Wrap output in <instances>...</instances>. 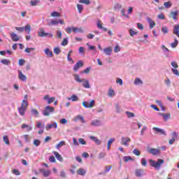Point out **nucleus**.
<instances>
[{
    "mask_svg": "<svg viewBox=\"0 0 179 179\" xmlns=\"http://www.w3.org/2000/svg\"><path fill=\"white\" fill-rule=\"evenodd\" d=\"M27 107H29V103L26 100H22L21 103L20 107L17 108V110L22 117L26 114V110H27Z\"/></svg>",
    "mask_w": 179,
    "mask_h": 179,
    "instance_id": "nucleus-1",
    "label": "nucleus"
},
{
    "mask_svg": "<svg viewBox=\"0 0 179 179\" xmlns=\"http://www.w3.org/2000/svg\"><path fill=\"white\" fill-rule=\"evenodd\" d=\"M149 162L151 167H154L156 170H159V169H160V167H162V165L164 163V160L162 159H158V161L156 162L153 159H150Z\"/></svg>",
    "mask_w": 179,
    "mask_h": 179,
    "instance_id": "nucleus-2",
    "label": "nucleus"
},
{
    "mask_svg": "<svg viewBox=\"0 0 179 179\" xmlns=\"http://www.w3.org/2000/svg\"><path fill=\"white\" fill-rule=\"evenodd\" d=\"M38 36L39 37H49L50 38H52L54 35L50 33H45L44 28H40L39 31H38Z\"/></svg>",
    "mask_w": 179,
    "mask_h": 179,
    "instance_id": "nucleus-3",
    "label": "nucleus"
},
{
    "mask_svg": "<svg viewBox=\"0 0 179 179\" xmlns=\"http://www.w3.org/2000/svg\"><path fill=\"white\" fill-rule=\"evenodd\" d=\"M55 111V108L54 107H51L50 106H48L45 107V110L43 111V115L45 117H48L50 114V113H54Z\"/></svg>",
    "mask_w": 179,
    "mask_h": 179,
    "instance_id": "nucleus-4",
    "label": "nucleus"
},
{
    "mask_svg": "<svg viewBox=\"0 0 179 179\" xmlns=\"http://www.w3.org/2000/svg\"><path fill=\"white\" fill-rule=\"evenodd\" d=\"M66 33H68L69 34H71V33H78L79 31H82V29L80 28H78V27H67L66 28Z\"/></svg>",
    "mask_w": 179,
    "mask_h": 179,
    "instance_id": "nucleus-5",
    "label": "nucleus"
},
{
    "mask_svg": "<svg viewBox=\"0 0 179 179\" xmlns=\"http://www.w3.org/2000/svg\"><path fill=\"white\" fill-rule=\"evenodd\" d=\"M60 23V24H64V22L63 20H51L49 22H48V26H55Z\"/></svg>",
    "mask_w": 179,
    "mask_h": 179,
    "instance_id": "nucleus-6",
    "label": "nucleus"
},
{
    "mask_svg": "<svg viewBox=\"0 0 179 179\" xmlns=\"http://www.w3.org/2000/svg\"><path fill=\"white\" fill-rule=\"evenodd\" d=\"M83 106L85 108H92V107L94 106V100L91 101L90 103H89L87 101H83Z\"/></svg>",
    "mask_w": 179,
    "mask_h": 179,
    "instance_id": "nucleus-7",
    "label": "nucleus"
},
{
    "mask_svg": "<svg viewBox=\"0 0 179 179\" xmlns=\"http://www.w3.org/2000/svg\"><path fill=\"white\" fill-rule=\"evenodd\" d=\"M158 115L162 117L164 119V121L165 122L170 120V118L171 117V114L170 113H159Z\"/></svg>",
    "mask_w": 179,
    "mask_h": 179,
    "instance_id": "nucleus-8",
    "label": "nucleus"
},
{
    "mask_svg": "<svg viewBox=\"0 0 179 179\" xmlns=\"http://www.w3.org/2000/svg\"><path fill=\"white\" fill-rule=\"evenodd\" d=\"M153 131L157 132V134H160L161 135H164V136H166L167 134L166 133V131L163 129H160L159 127H153L152 128Z\"/></svg>",
    "mask_w": 179,
    "mask_h": 179,
    "instance_id": "nucleus-9",
    "label": "nucleus"
},
{
    "mask_svg": "<svg viewBox=\"0 0 179 179\" xmlns=\"http://www.w3.org/2000/svg\"><path fill=\"white\" fill-rule=\"evenodd\" d=\"M178 11H171L169 14V17L173 20H178Z\"/></svg>",
    "mask_w": 179,
    "mask_h": 179,
    "instance_id": "nucleus-10",
    "label": "nucleus"
},
{
    "mask_svg": "<svg viewBox=\"0 0 179 179\" xmlns=\"http://www.w3.org/2000/svg\"><path fill=\"white\" fill-rule=\"evenodd\" d=\"M52 128H55V129H57V128H58V124L57 122H52V123L46 124V127H45L46 131H48Z\"/></svg>",
    "mask_w": 179,
    "mask_h": 179,
    "instance_id": "nucleus-11",
    "label": "nucleus"
},
{
    "mask_svg": "<svg viewBox=\"0 0 179 179\" xmlns=\"http://www.w3.org/2000/svg\"><path fill=\"white\" fill-rule=\"evenodd\" d=\"M82 66H83V62L82 60H80L74 65L73 71H75V72H78V71H79V68H82Z\"/></svg>",
    "mask_w": 179,
    "mask_h": 179,
    "instance_id": "nucleus-12",
    "label": "nucleus"
},
{
    "mask_svg": "<svg viewBox=\"0 0 179 179\" xmlns=\"http://www.w3.org/2000/svg\"><path fill=\"white\" fill-rule=\"evenodd\" d=\"M148 153L153 155V156H156L157 155H160V150L156 148H151L148 150Z\"/></svg>",
    "mask_w": 179,
    "mask_h": 179,
    "instance_id": "nucleus-13",
    "label": "nucleus"
},
{
    "mask_svg": "<svg viewBox=\"0 0 179 179\" xmlns=\"http://www.w3.org/2000/svg\"><path fill=\"white\" fill-rule=\"evenodd\" d=\"M18 79H20V80H22V82H26V80H27V77H26V76L23 74L22 71H18Z\"/></svg>",
    "mask_w": 179,
    "mask_h": 179,
    "instance_id": "nucleus-14",
    "label": "nucleus"
},
{
    "mask_svg": "<svg viewBox=\"0 0 179 179\" xmlns=\"http://www.w3.org/2000/svg\"><path fill=\"white\" fill-rule=\"evenodd\" d=\"M40 173H42L43 177H48L50 174H51V171L50 170H45L43 169H39Z\"/></svg>",
    "mask_w": 179,
    "mask_h": 179,
    "instance_id": "nucleus-15",
    "label": "nucleus"
},
{
    "mask_svg": "<svg viewBox=\"0 0 179 179\" xmlns=\"http://www.w3.org/2000/svg\"><path fill=\"white\" fill-rule=\"evenodd\" d=\"M128 142H131V138L129 137H122V143L124 146H128Z\"/></svg>",
    "mask_w": 179,
    "mask_h": 179,
    "instance_id": "nucleus-16",
    "label": "nucleus"
},
{
    "mask_svg": "<svg viewBox=\"0 0 179 179\" xmlns=\"http://www.w3.org/2000/svg\"><path fill=\"white\" fill-rule=\"evenodd\" d=\"M10 37H11L12 41H19V40H20V37H19V35L13 32L10 34Z\"/></svg>",
    "mask_w": 179,
    "mask_h": 179,
    "instance_id": "nucleus-17",
    "label": "nucleus"
},
{
    "mask_svg": "<svg viewBox=\"0 0 179 179\" xmlns=\"http://www.w3.org/2000/svg\"><path fill=\"white\" fill-rule=\"evenodd\" d=\"M147 21L148 22V23L150 24V29H153V27H155V26H156V22H155V21H153V20H152V18L147 17Z\"/></svg>",
    "mask_w": 179,
    "mask_h": 179,
    "instance_id": "nucleus-18",
    "label": "nucleus"
},
{
    "mask_svg": "<svg viewBox=\"0 0 179 179\" xmlns=\"http://www.w3.org/2000/svg\"><path fill=\"white\" fill-rule=\"evenodd\" d=\"M90 139H91V141H93L94 142H95L96 145L101 144V141L100 139L96 138L95 136H90Z\"/></svg>",
    "mask_w": 179,
    "mask_h": 179,
    "instance_id": "nucleus-19",
    "label": "nucleus"
},
{
    "mask_svg": "<svg viewBox=\"0 0 179 179\" xmlns=\"http://www.w3.org/2000/svg\"><path fill=\"white\" fill-rule=\"evenodd\" d=\"M53 155H55L56 159H57L59 162H62L64 160V158H62V156L60 155L59 152L55 151L53 152Z\"/></svg>",
    "mask_w": 179,
    "mask_h": 179,
    "instance_id": "nucleus-20",
    "label": "nucleus"
},
{
    "mask_svg": "<svg viewBox=\"0 0 179 179\" xmlns=\"http://www.w3.org/2000/svg\"><path fill=\"white\" fill-rule=\"evenodd\" d=\"M173 34L179 38V24L174 26Z\"/></svg>",
    "mask_w": 179,
    "mask_h": 179,
    "instance_id": "nucleus-21",
    "label": "nucleus"
},
{
    "mask_svg": "<svg viewBox=\"0 0 179 179\" xmlns=\"http://www.w3.org/2000/svg\"><path fill=\"white\" fill-rule=\"evenodd\" d=\"M21 128L22 129H27V131L28 132H29V131H31V129H33V128L31 127V126L29 125V124H23L21 125Z\"/></svg>",
    "mask_w": 179,
    "mask_h": 179,
    "instance_id": "nucleus-22",
    "label": "nucleus"
},
{
    "mask_svg": "<svg viewBox=\"0 0 179 179\" xmlns=\"http://www.w3.org/2000/svg\"><path fill=\"white\" fill-rule=\"evenodd\" d=\"M97 27L99 29H101V30H103V31H108V29L105 28V27H103V24H101V21H98Z\"/></svg>",
    "mask_w": 179,
    "mask_h": 179,
    "instance_id": "nucleus-23",
    "label": "nucleus"
},
{
    "mask_svg": "<svg viewBox=\"0 0 179 179\" xmlns=\"http://www.w3.org/2000/svg\"><path fill=\"white\" fill-rule=\"evenodd\" d=\"M75 78V80L77 81L78 83H82V82H85V78L80 79V77L78 74L73 75Z\"/></svg>",
    "mask_w": 179,
    "mask_h": 179,
    "instance_id": "nucleus-24",
    "label": "nucleus"
},
{
    "mask_svg": "<svg viewBox=\"0 0 179 179\" xmlns=\"http://www.w3.org/2000/svg\"><path fill=\"white\" fill-rule=\"evenodd\" d=\"M77 174L78 176H85V174H86V171L83 168H80L77 170Z\"/></svg>",
    "mask_w": 179,
    "mask_h": 179,
    "instance_id": "nucleus-25",
    "label": "nucleus"
},
{
    "mask_svg": "<svg viewBox=\"0 0 179 179\" xmlns=\"http://www.w3.org/2000/svg\"><path fill=\"white\" fill-rule=\"evenodd\" d=\"M83 86L85 89H90V84H89V80L84 79V81L83 82Z\"/></svg>",
    "mask_w": 179,
    "mask_h": 179,
    "instance_id": "nucleus-26",
    "label": "nucleus"
},
{
    "mask_svg": "<svg viewBox=\"0 0 179 179\" xmlns=\"http://www.w3.org/2000/svg\"><path fill=\"white\" fill-rule=\"evenodd\" d=\"M103 52L106 55H111V53L113 52V49H111L110 48H106L103 49Z\"/></svg>",
    "mask_w": 179,
    "mask_h": 179,
    "instance_id": "nucleus-27",
    "label": "nucleus"
},
{
    "mask_svg": "<svg viewBox=\"0 0 179 179\" xmlns=\"http://www.w3.org/2000/svg\"><path fill=\"white\" fill-rule=\"evenodd\" d=\"M101 124V122H100V120H93L92 122H91V125L94 126V127H99V125Z\"/></svg>",
    "mask_w": 179,
    "mask_h": 179,
    "instance_id": "nucleus-28",
    "label": "nucleus"
},
{
    "mask_svg": "<svg viewBox=\"0 0 179 179\" xmlns=\"http://www.w3.org/2000/svg\"><path fill=\"white\" fill-rule=\"evenodd\" d=\"M115 138H110L108 141V145H107V150H110V149H111V145H113V142H115Z\"/></svg>",
    "mask_w": 179,
    "mask_h": 179,
    "instance_id": "nucleus-29",
    "label": "nucleus"
},
{
    "mask_svg": "<svg viewBox=\"0 0 179 179\" xmlns=\"http://www.w3.org/2000/svg\"><path fill=\"white\" fill-rule=\"evenodd\" d=\"M24 30H25L27 34H30V33H31V27L28 24L25 26Z\"/></svg>",
    "mask_w": 179,
    "mask_h": 179,
    "instance_id": "nucleus-30",
    "label": "nucleus"
},
{
    "mask_svg": "<svg viewBox=\"0 0 179 179\" xmlns=\"http://www.w3.org/2000/svg\"><path fill=\"white\" fill-rule=\"evenodd\" d=\"M135 174L136 177H142V174H143V169H136L135 171Z\"/></svg>",
    "mask_w": 179,
    "mask_h": 179,
    "instance_id": "nucleus-31",
    "label": "nucleus"
},
{
    "mask_svg": "<svg viewBox=\"0 0 179 179\" xmlns=\"http://www.w3.org/2000/svg\"><path fill=\"white\" fill-rule=\"evenodd\" d=\"M51 17H61V13H58L57 11H53L51 14H50Z\"/></svg>",
    "mask_w": 179,
    "mask_h": 179,
    "instance_id": "nucleus-32",
    "label": "nucleus"
},
{
    "mask_svg": "<svg viewBox=\"0 0 179 179\" xmlns=\"http://www.w3.org/2000/svg\"><path fill=\"white\" fill-rule=\"evenodd\" d=\"M164 6L166 8V9H169V8H171V6H173V3H171V1H166L164 3Z\"/></svg>",
    "mask_w": 179,
    "mask_h": 179,
    "instance_id": "nucleus-33",
    "label": "nucleus"
},
{
    "mask_svg": "<svg viewBox=\"0 0 179 179\" xmlns=\"http://www.w3.org/2000/svg\"><path fill=\"white\" fill-rule=\"evenodd\" d=\"M65 145H66V143L64 141H62L56 145V148L57 149H61V148H62V146H65Z\"/></svg>",
    "mask_w": 179,
    "mask_h": 179,
    "instance_id": "nucleus-34",
    "label": "nucleus"
},
{
    "mask_svg": "<svg viewBox=\"0 0 179 179\" xmlns=\"http://www.w3.org/2000/svg\"><path fill=\"white\" fill-rule=\"evenodd\" d=\"M45 54H46V55L48 56V57H52V51H51V50H50V49L49 48H46L45 50Z\"/></svg>",
    "mask_w": 179,
    "mask_h": 179,
    "instance_id": "nucleus-35",
    "label": "nucleus"
},
{
    "mask_svg": "<svg viewBox=\"0 0 179 179\" xmlns=\"http://www.w3.org/2000/svg\"><path fill=\"white\" fill-rule=\"evenodd\" d=\"M32 115H35V117H38L40 113L36 109L32 108L31 110Z\"/></svg>",
    "mask_w": 179,
    "mask_h": 179,
    "instance_id": "nucleus-36",
    "label": "nucleus"
},
{
    "mask_svg": "<svg viewBox=\"0 0 179 179\" xmlns=\"http://www.w3.org/2000/svg\"><path fill=\"white\" fill-rule=\"evenodd\" d=\"M177 45H178V40H177L176 38L174 40V41L171 43V47L172 48H176V47H177Z\"/></svg>",
    "mask_w": 179,
    "mask_h": 179,
    "instance_id": "nucleus-37",
    "label": "nucleus"
},
{
    "mask_svg": "<svg viewBox=\"0 0 179 179\" xmlns=\"http://www.w3.org/2000/svg\"><path fill=\"white\" fill-rule=\"evenodd\" d=\"M124 160L125 163H128L129 161L134 162V159L131 156L124 157Z\"/></svg>",
    "mask_w": 179,
    "mask_h": 179,
    "instance_id": "nucleus-38",
    "label": "nucleus"
},
{
    "mask_svg": "<svg viewBox=\"0 0 179 179\" xmlns=\"http://www.w3.org/2000/svg\"><path fill=\"white\" fill-rule=\"evenodd\" d=\"M134 85H143V82L140 78H136L134 80Z\"/></svg>",
    "mask_w": 179,
    "mask_h": 179,
    "instance_id": "nucleus-39",
    "label": "nucleus"
},
{
    "mask_svg": "<svg viewBox=\"0 0 179 179\" xmlns=\"http://www.w3.org/2000/svg\"><path fill=\"white\" fill-rule=\"evenodd\" d=\"M1 63L3 64V65H9L10 64V61L8 59H1Z\"/></svg>",
    "mask_w": 179,
    "mask_h": 179,
    "instance_id": "nucleus-40",
    "label": "nucleus"
},
{
    "mask_svg": "<svg viewBox=\"0 0 179 179\" xmlns=\"http://www.w3.org/2000/svg\"><path fill=\"white\" fill-rule=\"evenodd\" d=\"M3 141L6 143V145H9L10 144L9 138L8 137V136H4L3 137Z\"/></svg>",
    "mask_w": 179,
    "mask_h": 179,
    "instance_id": "nucleus-41",
    "label": "nucleus"
},
{
    "mask_svg": "<svg viewBox=\"0 0 179 179\" xmlns=\"http://www.w3.org/2000/svg\"><path fill=\"white\" fill-rule=\"evenodd\" d=\"M77 9H78L79 13H82V10H83V5L77 4Z\"/></svg>",
    "mask_w": 179,
    "mask_h": 179,
    "instance_id": "nucleus-42",
    "label": "nucleus"
},
{
    "mask_svg": "<svg viewBox=\"0 0 179 179\" xmlns=\"http://www.w3.org/2000/svg\"><path fill=\"white\" fill-rule=\"evenodd\" d=\"M39 3H40V1L38 0H33V1H31L30 2L31 6H36V5Z\"/></svg>",
    "mask_w": 179,
    "mask_h": 179,
    "instance_id": "nucleus-43",
    "label": "nucleus"
},
{
    "mask_svg": "<svg viewBox=\"0 0 179 179\" xmlns=\"http://www.w3.org/2000/svg\"><path fill=\"white\" fill-rule=\"evenodd\" d=\"M172 139H174L175 141L178 138V135L177 134V132L173 131L171 134Z\"/></svg>",
    "mask_w": 179,
    "mask_h": 179,
    "instance_id": "nucleus-44",
    "label": "nucleus"
},
{
    "mask_svg": "<svg viewBox=\"0 0 179 179\" xmlns=\"http://www.w3.org/2000/svg\"><path fill=\"white\" fill-rule=\"evenodd\" d=\"M79 3H85V5H90V0H79Z\"/></svg>",
    "mask_w": 179,
    "mask_h": 179,
    "instance_id": "nucleus-45",
    "label": "nucleus"
},
{
    "mask_svg": "<svg viewBox=\"0 0 179 179\" xmlns=\"http://www.w3.org/2000/svg\"><path fill=\"white\" fill-rule=\"evenodd\" d=\"M53 52L56 55H59V54H61V49H59V48H55Z\"/></svg>",
    "mask_w": 179,
    "mask_h": 179,
    "instance_id": "nucleus-46",
    "label": "nucleus"
},
{
    "mask_svg": "<svg viewBox=\"0 0 179 179\" xmlns=\"http://www.w3.org/2000/svg\"><path fill=\"white\" fill-rule=\"evenodd\" d=\"M141 164L142 166H143L144 167H146V166H148V161L146 160V159L143 158L141 159Z\"/></svg>",
    "mask_w": 179,
    "mask_h": 179,
    "instance_id": "nucleus-47",
    "label": "nucleus"
},
{
    "mask_svg": "<svg viewBox=\"0 0 179 179\" xmlns=\"http://www.w3.org/2000/svg\"><path fill=\"white\" fill-rule=\"evenodd\" d=\"M129 31L131 37H134V36H136V34H138V32L135 31L134 29H129Z\"/></svg>",
    "mask_w": 179,
    "mask_h": 179,
    "instance_id": "nucleus-48",
    "label": "nucleus"
},
{
    "mask_svg": "<svg viewBox=\"0 0 179 179\" xmlns=\"http://www.w3.org/2000/svg\"><path fill=\"white\" fill-rule=\"evenodd\" d=\"M133 153L135 155V156H141V151L138 149L133 150Z\"/></svg>",
    "mask_w": 179,
    "mask_h": 179,
    "instance_id": "nucleus-49",
    "label": "nucleus"
},
{
    "mask_svg": "<svg viewBox=\"0 0 179 179\" xmlns=\"http://www.w3.org/2000/svg\"><path fill=\"white\" fill-rule=\"evenodd\" d=\"M41 144V142L39 140L35 139V140L34 141V146H36V147L40 146Z\"/></svg>",
    "mask_w": 179,
    "mask_h": 179,
    "instance_id": "nucleus-50",
    "label": "nucleus"
},
{
    "mask_svg": "<svg viewBox=\"0 0 179 179\" xmlns=\"http://www.w3.org/2000/svg\"><path fill=\"white\" fill-rule=\"evenodd\" d=\"M108 96L110 97H113V96H115V92H114V90L113 89L109 90Z\"/></svg>",
    "mask_w": 179,
    "mask_h": 179,
    "instance_id": "nucleus-51",
    "label": "nucleus"
},
{
    "mask_svg": "<svg viewBox=\"0 0 179 179\" xmlns=\"http://www.w3.org/2000/svg\"><path fill=\"white\" fill-rule=\"evenodd\" d=\"M26 61H24V59H20L18 61V64L20 65V66H23V65H24Z\"/></svg>",
    "mask_w": 179,
    "mask_h": 179,
    "instance_id": "nucleus-52",
    "label": "nucleus"
},
{
    "mask_svg": "<svg viewBox=\"0 0 179 179\" xmlns=\"http://www.w3.org/2000/svg\"><path fill=\"white\" fill-rule=\"evenodd\" d=\"M171 66H173V68H175V69H177V68H178V64H177V62H172L171 63Z\"/></svg>",
    "mask_w": 179,
    "mask_h": 179,
    "instance_id": "nucleus-53",
    "label": "nucleus"
},
{
    "mask_svg": "<svg viewBox=\"0 0 179 179\" xmlns=\"http://www.w3.org/2000/svg\"><path fill=\"white\" fill-rule=\"evenodd\" d=\"M126 114H127L128 118H131V117H135V114H134V113H131L129 111H127Z\"/></svg>",
    "mask_w": 179,
    "mask_h": 179,
    "instance_id": "nucleus-54",
    "label": "nucleus"
},
{
    "mask_svg": "<svg viewBox=\"0 0 179 179\" xmlns=\"http://www.w3.org/2000/svg\"><path fill=\"white\" fill-rule=\"evenodd\" d=\"M49 160L50 163H55V162H57V160L55 159V157H54V155H52L49 157Z\"/></svg>",
    "mask_w": 179,
    "mask_h": 179,
    "instance_id": "nucleus-55",
    "label": "nucleus"
},
{
    "mask_svg": "<svg viewBox=\"0 0 179 179\" xmlns=\"http://www.w3.org/2000/svg\"><path fill=\"white\" fill-rule=\"evenodd\" d=\"M71 101H78V96L76 95H72L71 96ZM70 98H69V100H71Z\"/></svg>",
    "mask_w": 179,
    "mask_h": 179,
    "instance_id": "nucleus-56",
    "label": "nucleus"
},
{
    "mask_svg": "<svg viewBox=\"0 0 179 179\" xmlns=\"http://www.w3.org/2000/svg\"><path fill=\"white\" fill-rule=\"evenodd\" d=\"M34 50H36L34 48H27L24 51L25 52L30 53L31 51H34Z\"/></svg>",
    "mask_w": 179,
    "mask_h": 179,
    "instance_id": "nucleus-57",
    "label": "nucleus"
},
{
    "mask_svg": "<svg viewBox=\"0 0 179 179\" xmlns=\"http://www.w3.org/2000/svg\"><path fill=\"white\" fill-rule=\"evenodd\" d=\"M162 33L167 34V33H169V28H167V27H162Z\"/></svg>",
    "mask_w": 179,
    "mask_h": 179,
    "instance_id": "nucleus-58",
    "label": "nucleus"
},
{
    "mask_svg": "<svg viewBox=\"0 0 179 179\" xmlns=\"http://www.w3.org/2000/svg\"><path fill=\"white\" fill-rule=\"evenodd\" d=\"M55 101V97H51L48 99V104H51V103H54Z\"/></svg>",
    "mask_w": 179,
    "mask_h": 179,
    "instance_id": "nucleus-59",
    "label": "nucleus"
},
{
    "mask_svg": "<svg viewBox=\"0 0 179 179\" xmlns=\"http://www.w3.org/2000/svg\"><path fill=\"white\" fill-rule=\"evenodd\" d=\"M13 174H15V176H20V171L17 169H13Z\"/></svg>",
    "mask_w": 179,
    "mask_h": 179,
    "instance_id": "nucleus-60",
    "label": "nucleus"
},
{
    "mask_svg": "<svg viewBox=\"0 0 179 179\" xmlns=\"http://www.w3.org/2000/svg\"><path fill=\"white\" fill-rule=\"evenodd\" d=\"M90 72V68H86L83 71H80V73H89Z\"/></svg>",
    "mask_w": 179,
    "mask_h": 179,
    "instance_id": "nucleus-61",
    "label": "nucleus"
},
{
    "mask_svg": "<svg viewBox=\"0 0 179 179\" xmlns=\"http://www.w3.org/2000/svg\"><path fill=\"white\" fill-rule=\"evenodd\" d=\"M157 17H158V19H161L162 20H164V19H166V17H164V13H161V14L158 15Z\"/></svg>",
    "mask_w": 179,
    "mask_h": 179,
    "instance_id": "nucleus-62",
    "label": "nucleus"
},
{
    "mask_svg": "<svg viewBox=\"0 0 179 179\" xmlns=\"http://www.w3.org/2000/svg\"><path fill=\"white\" fill-rule=\"evenodd\" d=\"M78 142L80 145H86V141L83 138H79Z\"/></svg>",
    "mask_w": 179,
    "mask_h": 179,
    "instance_id": "nucleus-63",
    "label": "nucleus"
},
{
    "mask_svg": "<svg viewBox=\"0 0 179 179\" xmlns=\"http://www.w3.org/2000/svg\"><path fill=\"white\" fill-rule=\"evenodd\" d=\"M62 45H68V39L64 38L62 42Z\"/></svg>",
    "mask_w": 179,
    "mask_h": 179,
    "instance_id": "nucleus-64",
    "label": "nucleus"
}]
</instances>
